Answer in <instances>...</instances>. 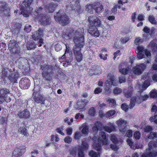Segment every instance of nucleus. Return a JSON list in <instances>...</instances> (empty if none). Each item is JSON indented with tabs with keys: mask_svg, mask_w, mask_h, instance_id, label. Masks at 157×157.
I'll list each match as a JSON object with an SVG mask.
<instances>
[{
	"mask_svg": "<svg viewBox=\"0 0 157 157\" xmlns=\"http://www.w3.org/2000/svg\"><path fill=\"white\" fill-rule=\"evenodd\" d=\"M54 18L62 26H67L70 22V18L63 10L60 9L54 16Z\"/></svg>",
	"mask_w": 157,
	"mask_h": 157,
	"instance_id": "20e7f679",
	"label": "nucleus"
},
{
	"mask_svg": "<svg viewBox=\"0 0 157 157\" xmlns=\"http://www.w3.org/2000/svg\"><path fill=\"white\" fill-rule=\"evenodd\" d=\"M144 47L141 46L138 47L136 52L137 53V56L139 59H141L144 58Z\"/></svg>",
	"mask_w": 157,
	"mask_h": 157,
	"instance_id": "c756f323",
	"label": "nucleus"
},
{
	"mask_svg": "<svg viewBox=\"0 0 157 157\" xmlns=\"http://www.w3.org/2000/svg\"><path fill=\"white\" fill-rule=\"evenodd\" d=\"M64 58L65 62L63 63V66L67 67L71 64L73 59V57L72 53L70 47L67 45L64 54L61 57L62 59Z\"/></svg>",
	"mask_w": 157,
	"mask_h": 157,
	"instance_id": "1a4fd4ad",
	"label": "nucleus"
},
{
	"mask_svg": "<svg viewBox=\"0 0 157 157\" xmlns=\"http://www.w3.org/2000/svg\"><path fill=\"white\" fill-rule=\"evenodd\" d=\"M94 2L92 4H89L86 5V9L88 12H90L94 10Z\"/></svg>",
	"mask_w": 157,
	"mask_h": 157,
	"instance_id": "c03bdc74",
	"label": "nucleus"
},
{
	"mask_svg": "<svg viewBox=\"0 0 157 157\" xmlns=\"http://www.w3.org/2000/svg\"><path fill=\"white\" fill-rule=\"evenodd\" d=\"M110 139L113 143L116 144L118 143V140L115 135H113L110 137Z\"/></svg>",
	"mask_w": 157,
	"mask_h": 157,
	"instance_id": "603ef678",
	"label": "nucleus"
},
{
	"mask_svg": "<svg viewBox=\"0 0 157 157\" xmlns=\"http://www.w3.org/2000/svg\"><path fill=\"white\" fill-rule=\"evenodd\" d=\"M63 127L62 126H60L59 127L57 128L56 129V131L58 133L62 136L64 135V133L62 132L63 130Z\"/></svg>",
	"mask_w": 157,
	"mask_h": 157,
	"instance_id": "3c124183",
	"label": "nucleus"
},
{
	"mask_svg": "<svg viewBox=\"0 0 157 157\" xmlns=\"http://www.w3.org/2000/svg\"><path fill=\"white\" fill-rule=\"evenodd\" d=\"M133 91V88L132 87H130L129 90L126 92H124L125 96L127 98H128L131 97L132 95Z\"/></svg>",
	"mask_w": 157,
	"mask_h": 157,
	"instance_id": "a19ab883",
	"label": "nucleus"
},
{
	"mask_svg": "<svg viewBox=\"0 0 157 157\" xmlns=\"http://www.w3.org/2000/svg\"><path fill=\"white\" fill-rule=\"evenodd\" d=\"M150 96L151 98H155L157 97V93L155 91H151L150 92Z\"/></svg>",
	"mask_w": 157,
	"mask_h": 157,
	"instance_id": "680f3d73",
	"label": "nucleus"
},
{
	"mask_svg": "<svg viewBox=\"0 0 157 157\" xmlns=\"http://www.w3.org/2000/svg\"><path fill=\"white\" fill-rule=\"evenodd\" d=\"M72 139L71 137L69 136L66 137L64 139V142L68 144H70L71 143Z\"/></svg>",
	"mask_w": 157,
	"mask_h": 157,
	"instance_id": "e2e57ef3",
	"label": "nucleus"
},
{
	"mask_svg": "<svg viewBox=\"0 0 157 157\" xmlns=\"http://www.w3.org/2000/svg\"><path fill=\"white\" fill-rule=\"evenodd\" d=\"M0 3L3 5L0 7V13H2L6 17L10 16V9L8 4L6 2H1Z\"/></svg>",
	"mask_w": 157,
	"mask_h": 157,
	"instance_id": "ddd939ff",
	"label": "nucleus"
},
{
	"mask_svg": "<svg viewBox=\"0 0 157 157\" xmlns=\"http://www.w3.org/2000/svg\"><path fill=\"white\" fill-rule=\"evenodd\" d=\"M113 92L114 94L117 95L121 93L122 90L119 87H116L113 90Z\"/></svg>",
	"mask_w": 157,
	"mask_h": 157,
	"instance_id": "8fccbe9b",
	"label": "nucleus"
},
{
	"mask_svg": "<svg viewBox=\"0 0 157 157\" xmlns=\"http://www.w3.org/2000/svg\"><path fill=\"white\" fill-rule=\"evenodd\" d=\"M89 22L88 31L90 35L95 37L100 35L98 28L102 26V22L98 17L95 15L90 16L88 18Z\"/></svg>",
	"mask_w": 157,
	"mask_h": 157,
	"instance_id": "f03ea898",
	"label": "nucleus"
},
{
	"mask_svg": "<svg viewBox=\"0 0 157 157\" xmlns=\"http://www.w3.org/2000/svg\"><path fill=\"white\" fill-rule=\"evenodd\" d=\"M144 130L145 132H149L152 131L153 128L151 126L147 125L144 128Z\"/></svg>",
	"mask_w": 157,
	"mask_h": 157,
	"instance_id": "13d9d810",
	"label": "nucleus"
},
{
	"mask_svg": "<svg viewBox=\"0 0 157 157\" xmlns=\"http://www.w3.org/2000/svg\"><path fill=\"white\" fill-rule=\"evenodd\" d=\"M10 69L9 71L10 73L8 77L9 80L11 83H17V79L19 77V74L17 71H11Z\"/></svg>",
	"mask_w": 157,
	"mask_h": 157,
	"instance_id": "f3484780",
	"label": "nucleus"
},
{
	"mask_svg": "<svg viewBox=\"0 0 157 157\" xmlns=\"http://www.w3.org/2000/svg\"><path fill=\"white\" fill-rule=\"evenodd\" d=\"M119 130L122 132H124L127 128V121L124 119H120L116 122Z\"/></svg>",
	"mask_w": 157,
	"mask_h": 157,
	"instance_id": "dca6fc26",
	"label": "nucleus"
},
{
	"mask_svg": "<svg viewBox=\"0 0 157 157\" xmlns=\"http://www.w3.org/2000/svg\"><path fill=\"white\" fill-rule=\"evenodd\" d=\"M30 80L26 77L21 78L19 82L20 86L24 89H28L30 86Z\"/></svg>",
	"mask_w": 157,
	"mask_h": 157,
	"instance_id": "aec40b11",
	"label": "nucleus"
},
{
	"mask_svg": "<svg viewBox=\"0 0 157 157\" xmlns=\"http://www.w3.org/2000/svg\"><path fill=\"white\" fill-rule=\"evenodd\" d=\"M147 138L151 140L156 138V141L151 140L149 142L148 146L149 148L146 149V152L150 151L151 148L157 147V132H151L148 135Z\"/></svg>",
	"mask_w": 157,
	"mask_h": 157,
	"instance_id": "9d476101",
	"label": "nucleus"
},
{
	"mask_svg": "<svg viewBox=\"0 0 157 157\" xmlns=\"http://www.w3.org/2000/svg\"><path fill=\"white\" fill-rule=\"evenodd\" d=\"M127 142L128 144L130 147V148L133 149H138L140 148V147L138 145V143H134L130 139H127Z\"/></svg>",
	"mask_w": 157,
	"mask_h": 157,
	"instance_id": "7c9ffc66",
	"label": "nucleus"
},
{
	"mask_svg": "<svg viewBox=\"0 0 157 157\" xmlns=\"http://www.w3.org/2000/svg\"><path fill=\"white\" fill-rule=\"evenodd\" d=\"M88 102L89 101L86 99L78 100L76 103V109H84Z\"/></svg>",
	"mask_w": 157,
	"mask_h": 157,
	"instance_id": "b1692460",
	"label": "nucleus"
},
{
	"mask_svg": "<svg viewBox=\"0 0 157 157\" xmlns=\"http://www.w3.org/2000/svg\"><path fill=\"white\" fill-rule=\"evenodd\" d=\"M143 41V40L140 37L136 38L134 41L135 43L136 44L142 43Z\"/></svg>",
	"mask_w": 157,
	"mask_h": 157,
	"instance_id": "bf43d9fd",
	"label": "nucleus"
},
{
	"mask_svg": "<svg viewBox=\"0 0 157 157\" xmlns=\"http://www.w3.org/2000/svg\"><path fill=\"white\" fill-rule=\"evenodd\" d=\"M30 11L29 13H31V15L34 18L35 20L38 19L40 14L38 13H40L43 10V8L41 6H40L37 8L35 11H33V8H30Z\"/></svg>",
	"mask_w": 157,
	"mask_h": 157,
	"instance_id": "4be33fe9",
	"label": "nucleus"
},
{
	"mask_svg": "<svg viewBox=\"0 0 157 157\" xmlns=\"http://www.w3.org/2000/svg\"><path fill=\"white\" fill-rule=\"evenodd\" d=\"M133 136L136 140L139 139L140 137V134L139 131H136L134 134Z\"/></svg>",
	"mask_w": 157,
	"mask_h": 157,
	"instance_id": "864d4df0",
	"label": "nucleus"
},
{
	"mask_svg": "<svg viewBox=\"0 0 157 157\" xmlns=\"http://www.w3.org/2000/svg\"><path fill=\"white\" fill-rule=\"evenodd\" d=\"M81 136V134L79 131H76L75 132L74 135V138L75 140L79 139Z\"/></svg>",
	"mask_w": 157,
	"mask_h": 157,
	"instance_id": "4d7b16f0",
	"label": "nucleus"
},
{
	"mask_svg": "<svg viewBox=\"0 0 157 157\" xmlns=\"http://www.w3.org/2000/svg\"><path fill=\"white\" fill-rule=\"evenodd\" d=\"M146 65L144 63H141L133 68V73L136 75H140L146 68Z\"/></svg>",
	"mask_w": 157,
	"mask_h": 157,
	"instance_id": "6ab92c4d",
	"label": "nucleus"
},
{
	"mask_svg": "<svg viewBox=\"0 0 157 157\" xmlns=\"http://www.w3.org/2000/svg\"><path fill=\"white\" fill-rule=\"evenodd\" d=\"M119 72L122 74L124 75L128 74L130 70V68L128 67L126 68L119 67Z\"/></svg>",
	"mask_w": 157,
	"mask_h": 157,
	"instance_id": "ea45409f",
	"label": "nucleus"
},
{
	"mask_svg": "<svg viewBox=\"0 0 157 157\" xmlns=\"http://www.w3.org/2000/svg\"><path fill=\"white\" fill-rule=\"evenodd\" d=\"M58 6V4L52 2L45 5L44 9L47 12L52 13L55 10Z\"/></svg>",
	"mask_w": 157,
	"mask_h": 157,
	"instance_id": "2eb2a0df",
	"label": "nucleus"
},
{
	"mask_svg": "<svg viewBox=\"0 0 157 157\" xmlns=\"http://www.w3.org/2000/svg\"><path fill=\"white\" fill-rule=\"evenodd\" d=\"M72 50L76 60L78 62H80L83 58V55L81 52V48L76 46H74Z\"/></svg>",
	"mask_w": 157,
	"mask_h": 157,
	"instance_id": "f8f14e48",
	"label": "nucleus"
},
{
	"mask_svg": "<svg viewBox=\"0 0 157 157\" xmlns=\"http://www.w3.org/2000/svg\"><path fill=\"white\" fill-rule=\"evenodd\" d=\"M36 44L34 41L30 40L26 43V47L29 50H33L36 48Z\"/></svg>",
	"mask_w": 157,
	"mask_h": 157,
	"instance_id": "f704fd0d",
	"label": "nucleus"
},
{
	"mask_svg": "<svg viewBox=\"0 0 157 157\" xmlns=\"http://www.w3.org/2000/svg\"><path fill=\"white\" fill-rule=\"evenodd\" d=\"M41 68L43 71L42 75L44 80L48 83L51 82L52 79V76L54 74L53 66L44 65L41 66Z\"/></svg>",
	"mask_w": 157,
	"mask_h": 157,
	"instance_id": "7ed1b4c3",
	"label": "nucleus"
},
{
	"mask_svg": "<svg viewBox=\"0 0 157 157\" xmlns=\"http://www.w3.org/2000/svg\"><path fill=\"white\" fill-rule=\"evenodd\" d=\"M115 126L113 124H111L110 127H109L106 126H103L102 124V130H104L105 132L109 133L115 131Z\"/></svg>",
	"mask_w": 157,
	"mask_h": 157,
	"instance_id": "473e14b6",
	"label": "nucleus"
},
{
	"mask_svg": "<svg viewBox=\"0 0 157 157\" xmlns=\"http://www.w3.org/2000/svg\"><path fill=\"white\" fill-rule=\"evenodd\" d=\"M89 155L91 157H100V153H98L93 150H90L89 153Z\"/></svg>",
	"mask_w": 157,
	"mask_h": 157,
	"instance_id": "37998d69",
	"label": "nucleus"
},
{
	"mask_svg": "<svg viewBox=\"0 0 157 157\" xmlns=\"http://www.w3.org/2000/svg\"><path fill=\"white\" fill-rule=\"evenodd\" d=\"M88 114L90 115L91 116H94L96 113V110L94 107H91L88 111Z\"/></svg>",
	"mask_w": 157,
	"mask_h": 157,
	"instance_id": "09e8293b",
	"label": "nucleus"
},
{
	"mask_svg": "<svg viewBox=\"0 0 157 157\" xmlns=\"http://www.w3.org/2000/svg\"><path fill=\"white\" fill-rule=\"evenodd\" d=\"M43 30L41 28H39L38 30L36 31L35 33L32 35V38L34 40H37L43 36Z\"/></svg>",
	"mask_w": 157,
	"mask_h": 157,
	"instance_id": "a878e982",
	"label": "nucleus"
},
{
	"mask_svg": "<svg viewBox=\"0 0 157 157\" xmlns=\"http://www.w3.org/2000/svg\"><path fill=\"white\" fill-rule=\"evenodd\" d=\"M89 147V145L86 142L83 141L82 143L81 147L78 149V157H84V151L87 150Z\"/></svg>",
	"mask_w": 157,
	"mask_h": 157,
	"instance_id": "a211bd4d",
	"label": "nucleus"
},
{
	"mask_svg": "<svg viewBox=\"0 0 157 157\" xmlns=\"http://www.w3.org/2000/svg\"><path fill=\"white\" fill-rule=\"evenodd\" d=\"M18 115L21 118L27 119L30 117V114L27 109H25L22 111L19 112Z\"/></svg>",
	"mask_w": 157,
	"mask_h": 157,
	"instance_id": "bb28decb",
	"label": "nucleus"
},
{
	"mask_svg": "<svg viewBox=\"0 0 157 157\" xmlns=\"http://www.w3.org/2000/svg\"><path fill=\"white\" fill-rule=\"evenodd\" d=\"M83 128L81 132L82 134L87 135L89 132V127L86 123H83L82 124Z\"/></svg>",
	"mask_w": 157,
	"mask_h": 157,
	"instance_id": "4c0bfd02",
	"label": "nucleus"
},
{
	"mask_svg": "<svg viewBox=\"0 0 157 157\" xmlns=\"http://www.w3.org/2000/svg\"><path fill=\"white\" fill-rule=\"evenodd\" d=\"M8 49L10 51L14 53L15 58H21V53L20 52V48L18 46L17 41L14 39L11 40L8 45Z\"/></svg>",
	"mask_w": 157,
	"mask_h": 157,
	"instance_id": "39448f33",
	"label": "nucleus"
},
{
	"mask_svg": "<svg viewBox=\"0 0 157 157\" xmlns=\"http://www.w3.org/2000/svg\"><path fill=\"white\" fill-rule=\"evenodd\" d=\"M148 20L152 24L156 25L157 21L153 15H149L148 17Z\"/></svg>",
	"mask_w": 157,
	"mask_h": 157,
	"instance_id": "79ce46f5",
	"label": "nucleus"
},
{
	"mask_svg": "<svg viewBox=\"0 0 157 157\" xmlns=\"http://www.w3.org/2000/svg\"><path fill=\"white\" fill-rule=\"evenodd\" d=\"M20 147L14 150L13 153L12 157H20L25 152L26 149L25 147L21 146Z\"/></svg>",
	"mask_w": 157,
	"mask_h": 157,
	"instance_id": "412c9836",
	"label": "nucleus"
},
{
	"mask_svg": "<svg viewBox=\"0 0 157 157\" xmlns=\"http://www.w3.org/2000/svg\"><path fill=\"white\" fill-rule=\"evenodd\" d=\"M94 10L96 13H100L102 12V10L103 9V6L102 4L100 2H94Z\"/></svg>",
	"mask_w": 157,
	"mask_h": 157,
	"instance_id": "c85d7f7f",
	"label": "nucleus"
},
{
	"mask_svg": "<svg viewBox=\"0 0 157 157\" xmlns=\"http://www.w3.org/2000/svg\"><path fill=\"white\" fill-rule=\"evenodd\" d=\"M79 0H68L69 3L67 5L66 8L67 10H74L78 13L81 10V7L79 3Z\"/></svg>",
	"mask_w": 157,
	"mask_h": 157,
	"instance_id": "6e6552de",
	"label": "nucleus"
},
{
	"mask_svg": "<svg viewBox=\"0 0 157 157\" xmlns=\"http://www.w3.org/2000/svg\"><path fill=\"white\" fill-rule=\"evenodd\" d=\"M103 145L102 143L98 141V143H94L93 145V147L95 150L98 151H101L102 149V145Z\"/></svg>",
	"mask_w": 157,
	"mask_h": 157,
	"instance_id": "c9c22d12",
	"label": "nucleus"
},
{
	"mask_svg": "<svg viewBox=\"0 0 157 157\" xmlns=\"http://www.w3.org/2000/svg\"><path fill=\"white\" fill-rule=\"evenodd\" d=\"M33 90V98L34 101L37 103L44 104V96L41 94V89L40 86L38 85L35 86Z\"/></svg>",
	"mask_w": 157,
	"mask_h": 157,
	"instance_id": "423d86ee",
	"label": "nucleus"
},
{
	"mask_svg": "<svg viewBox=\"0 0 157 157\" xmlns=\"http://www.w3.org/2000/svg\"><path fill=\"white\" fill-rule=\"evenodd\" d=\"M21 25L19 23H17L15 24L14 26V31L15 33L17 34L19 33L20 32V30Z\"/></svg>",
	"mask_w": 157,
	"mask_h": 157,
	"instance_id": "58836bf2",
	"label": "nucleus"
},
{
	"mask_svg": "<svg viewBox=\"0 0 157 157\" xmlns=\"http://www.w3.org/2000/svg\"><path fill=\"white\" fill-rule=\"evenodd\" d=\"M8 70L7 69L5 68H4L2 70V78L5 79L7 77L8 75Z\"/></svg>",
	"mask_w": 157,
	"mask_h": 157,
	"instance_id": "49530a36",
	"label": "nucleus"
},
{
	"mask_svg": "<svg viewBox=\"0 0 157 157\" xmlns=\"http://www.w3.org/2000/svg\"><path fill=\"white\" fill-rule=\"evenodd\" d=\"M149 98V96L146 94L144 96H140L136 95L130 99L129 104L130 109H131L135 105L136 103L140 104L142 101L147 100Z\"/></svg>",
	"mask_w": 157,
	"mask_h": 157,
	"instance_id": "0eeeda50",
	"label": "nucleus"
},
{
	"mask_svg": "<svg viewBox=\"0 0 157 157\" xmlns=\"http://www.w3.org/2000/svg\"><path fill=\"white\" fill-rule=\"evenodd\" d=\"M107 50L106 48H102L101 50V53L99 55V56L101 59H102L105 60L107 59Z\"/></svg>",
	"mask_w": 157,
	"mask_h": 157,
	"instance_id": "72a5a7b5",
	"label": "nucleus"
},
{
	"mask_svg": "<svg viewBox=\"0 0 157 157\" xmlns=\"http://www.w3.org/2000/svg\"><path fill=\"white\" fill-rule=\"evenodd\" d=\"M147 155L149 157H156L157 156V151L149 152L147 153Z\"/></svg>",
	"mask_w": 157,
	"mask_h": 157,
	"instance_id": "052dcab7",
	"label": "nucleus"
},
{
	"mask_svg": "<svg viewBox=\"0 0 157 157\" xmlns=\"http://www.w3.org/2000/svg\"><path fill=\"white\" fill-rule=\"evenodd\" d=\"M33 0H24L22 2V3L24 5L26 9H29V10H30V8H31L30 7L32 3Z\"/></svg>",
	"mask_w": 157,
	"mask_h": 157,
	"instance_id": "e433bc0d",
	"label": "nucleus"
},
{
	"mask_svg": "<svg viewBox=\"0 0 157 157\" xmlns=\"http://www.w3.org/2000/svg\"><path fill=\"white\" fill-rule=\"evenodd\" d=\"M126 136L127 137L130 138L132 137V131L131 129H129L127 130L126 132Z\"/></svg>",
	"mask_w": 157,
	"mask_h": 157,
	"instance_id": "338daca9",
	"label": "nucleus"
},
{
	"mask_svg": "<svg viewBox=\"0 0 157 157\" xmlns=\"http://www.w3.org/2000/svg\"><path fill=\"white\" fill-rule=\"evenodd\" d=\"M102 92V89L100 87H98L95 88L94 91V93L95 94H99Z\"/></svg>",
	"mask_w": 157,
	"mask_h": 157,
	"instance_id": "69168bd1",
	"label": "nucleus"
},
{
	"mask_svg": "<svg viewBox=\"0 0 157 157\" xmlns=\"http://www.w3.org/2000/svg\"><path fill=\"white\" fill-rule=\"evenodd\" d=\"M117 4L115 5L111 10V12L113 14H115L117 12Z\"/></svg>",
	"mask_w": 157,
	"mask_h": 157,
	"instance_id": "0e129e2a",
	"label": "nucleus"
},
{
	"mask_svg": "<svg viewBox=\"0 0 157 157\" xmlns=\"http://www.w3.org/2000/svg\"><path fill=\"white\" fill-rule=\"evenodd\" d=\"M55 139V140L56 142H57L59 141V138L58 137L57 135L56 134L55 136L52 135L51 136V140L52 141H53Z\"/></svg>",
	"mask_w": 157,
	"mask_h": 157,
	"instance_id": "774afa93",
	"label": "nucleus"
},
{
	"mask_svg": "<svg viewBox=\"0 0 157 157\" xmlns=\"http://www.w3.org/2000/svg\"><path fill=\"white\" fill-rule=\"evenodd\" d=\"M107 101H109V106L111 107H113L116 105V101L115 99H113L109 98Z\"/></svg>",
	"mask_w": 157,
	"mask_h": 157,
	"instance_id": "de8ad7c7",
	"label": "nucleus"
},
{
	"mask_svg": "<svg viewBox=\"0 0 157 157\" xmlns=\"http://www.w3.org/2000/svg\"><path fill=\"white\" fill-rule=\"evenodd\" d=\"M116 113V111L114 109H111L108 111L106 114L109 117H111L114 115Z\"/></svg>",
	"mask_w": 157,
	"mask_h": 157,
	"instance_id": "5fc2aeb1",
	"label": "nucleus"
},
{
	"mask_svg": "<svg viewBox=\"0 0 157 157\" xmlns=\"http://www.w3.org/2000/svg\"><path fill=\"white\" fill-rule=\"evenodd\" d=\"M18 132L19 133L26 137H28L29 135V134L26 128L24 125L20 126L18 129Z\"/></svg>",
	"mask_w": 157,
	"mask_h": 157,
	"instance_id": "2f4dec72",
	"label": "nucleus"
},
{
	"mask_svg": "<svg viewBox=\"0 0 157 157\" xmlns=\"http://www.w3.org/2000/svg\"><path fill=\"white\" fill-rule=\"evenodd\" d=\"M10 92L9 90L6 88L0 89V102H2L6 100L7 94Z\"/></svg>",
	"mask_w": 157,
	"mask_h": 157,
	"instance_id": "393cba45",
	"label": "nucleus"
},
{
	"mask_svg": "<svg viewBox=\"0 0 157 157\" xmlns=\"http://www.w3.org/2000/svg\"><path fill=\"white\" fill-rule=\"evenodd\" d=\"M51 17L48 16L43 14H40L36 20L43 26H46L50 25L51 23Z\"/></svg>",
	"mask_w": 157,
	"mask_h": 157,
	"instance_id": "9b49d317",
	"label": "nucleus"
},
{
	"mask_svg": "<svg viewBox=\"0 0 157 157\" xmlns=\"http://www.w3.org/2000/svg\"><path fill=\"white\" fill-rule=\"evenodd\" d=\"M99 136L98 138V141L101 142L104 145L108 144L109 142L105 132L103 131L99 133Z\"/></svg>",
	"mask_w": 157,
	"mask_h": 157,
	"instance_id": "5701e85b",
	"label": "nucleus"
},
{
	"mask_svg": "<svg viewBox=\"0 0 157 157\" xmlns=\"http://www.w3.org/2000/svg\"><path fill=\"white\" fill-rule=\"evenodd\" d=\"M99 130H102V123L97 121L94 123V126L92 128V130L94 132L97 133Z\"/></svg>",
	"mask_w": 157,
	"mask_h": 157,
	"instance_id": "cd10ccee",
	"label": "nucleus"
},
{
	"mask_svg": "<svg viewBox=\"0 0 157 157\" xmlns=\"http://www.w3.org/2000/svg\"><path fill=\"white\" fill-rule=\"evenodd\" d=\"M108 78L110 81L107 80L105 83V87H110L112 85L114 86L116 85V80L115 75L110 73L108 75Z\"/></svg>",
	"mask_w": 157,
	"mask_h": 157,
	"instance_id": "4468645a",
	"label": "nucleus"
},
{
	"mask_svg": "<svg viewBox=\"0 0 157 157\" xmlns=\"http://www.w3.org/2000/svg\"><path fill=\"white\" fill-rule=\"evenodd\" d=\"M24 30L26 32V33H29L30 32L31 30V26L30 25H27L25 26Z\"/></svg>",
	"mask_w": 157,
	"mask_h": 157,
	"instance_id": "6e6d98bb",
	"label": "nucleus"
},
{
	"mask_svg": "<svg viewBox=\"0 0 157 157\" xmlns=\"http://www.w3.org/2000/svg\"><path fill=\"white\" fill-rule=\"evenodd\" d=\"M63 35L67 36L69 39L73 38V40L75 44L74 46L79 47L81 48L85 45L84 36L82 32H79L78 30L75 32L73 28L67 27L63 33Z\"/></svg>",
	"mask_w": 157,
	"mask_h": 157,
	"instance_id": "f257e3e1",
	"label": "nucleus"
},
{
	"mask_svg": "<svg viewBox=\"0 0 157 157\" xmlns=\"http://www.w3.org/2000/svg\"><path fill=\"white\" fill-rule=\"evenodd\" d=\"M129 105H127L126 103H123L121 105V109L125 112H127L129 109H130Z\"/></svg>",
	"mask_w": 157,
	"mask_h": 157,
	"instance_id": "a18cd8bd",
	"label": "nucleus"
}]
</instances>
